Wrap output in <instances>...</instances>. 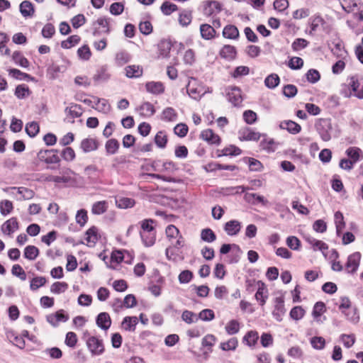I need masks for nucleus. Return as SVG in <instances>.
I'll return each mask as SVG.
<instances>
[{"label":"nucleus","mask_w":363,"mask_h":363,"mask_svg":"<svg viewBox=\"0 0 363 363\" xmlns=\"http://www.w3.org/2000/svg\"><path fill=\"white\" fill-rule=\"evenodd\" d=\"M258 289L255 294V298L259 302V305L263 306L268 298L269 293L265 284L262 281L257 282Z\"/></svg>","instance_id":"nucleus-13"},{"label":"nucleus","mask_w":363,"mask_h":363,"mask_svg":"<svg viewBox=\"0 0 363 363\" xmlns=\"http://www.w3.org/2000/svg\"><path fill=\"white\" fill-rule=\"evenodd\" d=\"M177 118L178 114L176 110L172 107L165 108L160 116L161 120L166 122H175Z\"/></svg>","instance_id":"nucleus-25"},{"label":"nucleus","mask_w":363,"mask_h":363,"mask_svg":"<svg viewBox=\"0 0 363 363\" xmlns=\"http://www.w3.org/2000/svg\"><path fill=\"white\" fill-rule=\"evenodd\" d=\"M261 134L253 130L250 128H244L239 130V139L240 140L257 141L259 140Z\"/></svg>","instance_id":"nucleus-10"},{"label":"nucleus","mask_w":363,"mask_h":363,"mask_svg":"<svg viewBox=\"0 0 363 363\" xmlns=\"http://www.w3.org/2000/svg\"><path fill=\"white\" fill-rule=\"evenodd\" d=\"M140 114L144 117H150L155 113L154 106L150 102L143 103L138 108Z\"/></svg>","instance_id":"nucleus-36"},{"label":"nucleus","mask_w":363,"mask_h":363,"mask_svg":"<svg viewBox=\"0 0 363 363\" xmlns=\"http://www.w3.org/2000/svg\"><path fill=\"white\" fill-rule=\"evenodd\" d=\"M192 20V13L191 11H183L179 16V22L182 26H189Z\"/></svg>","instance_id":"nucleus-50"},{"label":"nucleus","mask_w":363,"mask_h":363,"mask_svg":"<svg viewBox=\"0 0 363 363\" xmlns=\"http://www.w3.org/2000/svg\"><path fill=\"white\" fill-rule=\"evenodd\" d=\"M155 143L160 148H164L167 143V136L164 131H159L155 137Z\"/></svg>","instance_id":"nucleus-49"},{"label":"nucleus","mask_w":363,"mask_h":363,"mask_svg":"<svg viewBox=\"0 0 363 363\" xmlns=\"http://www.w3.org/2000/svg\"><path fill=\"white\" fill-rule=\"evenodd\" d=\"M20 12L25 17H31L34 14L35 10L33 4L29 1H23L21 3Z\"/></svg>","instance_id":"nucleus-27"},{"label":"nucleus","mask_w":363,"mask_h":363,"mask_svg":"<svg viewBox=\"0 0 363 363\" xmlns=\"http://www.w3.org/2000/svg\"><path fill=\"white\" fill-rule=\"evenodd\" d=\"M205 6L206 13L208 14L213 13L215 10L220 11L221 9L220 3L216 1H206L205 2Z\"/></svg>","instance_id":"nucleus-56"},{"label":"nucleus","mask_w":363,"mask_h":363,"mask_svg":"<svg viewBox=\"0 0 363 363\" xmlns=\"http://www.w3.org/2000/svg\"><path fill=\"white\" fill-rule=\"evenodd\" d=\"M108 207V206L107 201H97L92 205L91 212L94 215H101L107 211Z\"/></svg>","instance_id":"nucleus-37"},{"label":"nucleus","mask_w":363,"mask_h":363,"mask_svg":"<svg viewBox=\"0 0 363 363\" xmlns=\"http://www.w3.org/2000/svg\"><path fill=\"white\" fill-rule=\"evenodd\" d=\"M217 341V338L212 334H208L204 336L201 341V345L203 347L208 348V352H212V347L215 345Z\"/></svg>","instance_id":"nucleus-42"},{"label":"nucleus","mask_w":363,"mask_h":363,"mask_svg":"<svg viewBox=\"0 0 363 363\" xmlns=\"http://www.w3.org/2000/svg\"><path fill=\"white\" fill-rule=\"evenodd\" d=\"M176 239V240H174V239L171 240V245L166 249L165 254L169 260L175 261L177 254L174 250L175 249L179 250L184 245L185 240L182 235H179Z\"/></svg>","instance_id":"nucleus-7"},{"label":"nucleus","mask_w":363,"mask_h":363,"mask_svg":"<svg viewBox=\"0 0 363 363\" xmlns=\"http://www.w3.org/2000/svg\"><path fill=\"white\" fill-rule=\"evenodd\" d=\"M241 229V223L237 220H231L224 225V230L230 236L237 235Z\"/></svg>","instance_id":"nucleus-18"},{"label":"nucleus","mask_w":363,"mask_h":363,"mask_svg":"<svg viewBox=\"0 0 363 363\" xmlns=\"http://www.w3.org/2000/svg\"><path fill=\"white\" fill-rule=\"evenodd\" d=\"M200 33L202 38L205 40H211L216 35L215 29L208 24H202L200 26Z\"/></svg>","instance_id":"nucleus-34"},{"label":"nucleus","mask_w":363,"mask_h":363,"mask_svg":"<svg viewBox=\"0 0 363 363\" xmlns=\"http://www.w3.org/2000/svg\"><path fill=\"white\" fill-rule=\"evenodd\" d=\"M140 237L146 247H151L155 242V232H140Z\"/></svg>","instance_id":"nucleus-38"},{"label":"nucleus","mask_w":363,"mask_h":363,"mask_svg":"<svg viewBox=\"0 0 363 363\" xmlns=\"http://www.w3.org/2000/svg\"><path fill=\"white\" fill-rule=\"evenodd\" d=\"M240 328V323L238 320H231L226 324L225 329L228 335H233L239 332Z\"/></svg>","instance_id":"nucleus-47"},{"label":"nucleus","mask_w":363,"mask_h":363,"mask_svg":"<svg viewBox=\"0 0 363 363\" xmlns=\"http://www.w3.org/2000/svg\"><path fill=\"white\" fill-rule=\"evenodd\" d=\"M306 77L310 83L315 84L319 81L320 74L318 70L311 69L306 72Z\"/></svg>","instance_id":"nucleus-61"},{"label":"nucleus","mask_w":363,"mask_h":363,"mask_svg":"<svg viewBox=\"0 0 363 363\" xmlns=\"http://www.w3.org/2000/svg\"><path fill=\"white\" fill-rule=\"evenodd\" d=\"M96 325L102 330H108L111 325V320L108 313L106 312L100 313L96 318Z\"/></svg>","instance_id":"nucleus-19"},{"label":"nucleus","mask_w":363,"mask_h":363,"mask_svg":"<svg viewBox=\"0 0 363 363\" xmlns=\"http://www.w3.org/2000/svg\"><path fill=\"white\" fill-rule=\"evenodd\" d=\"M46 283V279L43 277H37L32 279L30 281V288L32 291H35L40 287L45 285Z\"/></svg>","instance_id":"nucleus-59"},{"label":"nucleus","mask_w":363,"mask_h":363,"mask_svg":"<svg viewBox=\"0 0 363 363\" xmlns=\"http://www.w3.org/2000/svg\"><path fill=\"white\" fill-rule=\"evenodd\" d=\"M68 284L66 282H55L50 287V291L53 294H60L67 290Z\"/></svg>","instance_id":"nucleus-60"},{"label":"nucleus","mask_w":363,"mask_h":363,"mask_svg":"<svg viewBox=\"0 0 363 363\" xmlns=\"http://www.w3.org/2000/svg\"><path fill=\"white\" fill-rule=\"evenodd\" d=\"M15 95L18 99H24L30 95V90L27 85H18L15 90Z\"/></svg>","instance_id":"nucleus-53"},{"label":"nucleus","mask_w":363,"mask_h":363,"mask_svg":"<svg viewBox=\"0 0 363 363\" xmlns=\"http://www.w3.org/2000/svg\"><path fill=\"white\" fill-rule=\"evenodd\" d=\"M83 339L86 341V347L93 356L104 353V345L102 340L95 336H90L87 331L84 333Z\"/></svg>","instance_id":"nucleus-1"},{"label":"nucleus","mask_w":363,"mask_h":363,"mask_svg":"<svg viewBox=\"0 0 363 363\" xmlns=\"http://www.w3.org/2000/svg\"><path fill=\"white\" fill-rule=\"evenodd\" d=\"M305 240L308 243H309L311 245L313 250L315 251L320 250L323 252L328 248V245L326 243L321 240H318L310 235L306 236Z\"/></svg>","instance_id":"nucleus-26"},{"label":"nucleus","mask_w":363,"mask_h":363,"mask_svg":"<svg viewBox=\"0 0 363 363\" xmlns=\"http://www.w3.org/2000/svg\"><path fill=\"white\" fill-rule=\"evenodd\" d=\"M243 119L246 123L252 125L257 121V116L255 111L247 110L243 113Z\"/></svg>","instance_id":"nucleus-63"},{"label":"nucleus","mask_w":363,"mask_h":363,"mask_svg":"<svg viewBox=\"0 0 363 363\" xmlns=\"http://www.w3.org/2000/svg\"><path fill=\"white\" fill-rule=\"evenodd\" d=\"M65 111L67 116H69L72 119L79 118L82 115V108L80 105L77 104H72L65 108Z\"/></svg>","instance_id":"nucleus-33"},{"label":"nucleus","mask_w":363,"mask_h":363,"mask_svg":"<svg viewBox=\"0 0 363 363\" xmlns=\"http://www.w3.org/2000/svg\"><path fill=\"white\" fill-rule=\"evenodd\" d=\"M119 147V142L114 138L107 140L105 144V149L108 155L116 154L118 152Z\"/></svg>","instance_id":"nucleus-39"},{"label":"nucleus","mask_w":363,"mask_h":363,"mask_svg":"<svg viewBox=\"0 0 363 363\" xmlns=\"http://www.w3.org/2000/svg\"><path fill=\"white\" fill-rule=\"evenodd\" d=\"M259 338L258 333L254 330H250L246 333V335L243 337L244 342H246V344L252 347L255 346L257 343Z\"/></svg>","instance_id":"nucleus-45"},{"label":"nucleus","mask_w":363,"mask_h":363,"mask_svg":"<svg viewBox=\"0 0 363 363\" xmlns=\"http://www.w3.org/2000/svg\"><path fill=\"white\" fill-rule=\"evenodd\" d=\"M274 301V306L272 311V315L278 322H281L286 312L284 307V297L280 295L279 296H277Z\"/></svg>","instance_id":"nucleus-6"},{"label":"nucleus","mask_w":363,"mask_h":363,"mask_svg":"<svg viewBox=\"0 0 363 363\" xmlns=\"http://www.w3.org/2000/svg\"><path fill=\"white\" fill-rule=\"evenodd\" d=\"M13 208V203L9 200L2 201L0 203V211L3 216L9 214Z\"/></svg>","instance_id":"nucleus-64"},{"label":"nucleus","mask_w":363,"mask_h":363,"mask_svg":"<svg viewBox=\"0 0 363 363\" xmlns=\"http://www.w3.org/2000/svg\"><path fill=\"white\" fill-rule=\"evenodd\" d=\"M238 345V340L236 337H232L226 342L220 344V348L223 351H234Z\"/></svg>","instance_id":"nucleus-40"},{"label":"nucleus","mask_w":363,"mask_h":363,"mask_svg":"<svg viewBox=\"0 0 363 363\" xmlns=\"http://www.w3.org/2000/svg\"><path fill=\"white\" fill-rule=\"evenodd\" d=\"M280 82L279 77L277 74H271L264 79V85L271 89L276 88Z\"/></svg>","instance_id":"nucleus-41"},{"label":"nucleus","mask_w":363,"mask_h":363,"mask_svg":"<svg viewBox=\"0 0 363 363\" xmlns=\"http://www.w3.org/2000/svg\"><path fill=\"white\" fill-rule=\"evenodd\" d=\"M147 91L152 94H160L164 91V86L161 82H149L145 84Z\"/></svg>","instance_id":"nucleus-24"},{"label":"nucleus","mask_w":363,"mask_h":363,"mask_svg":"<svg viewBox=\"0 0 363 363\" xmlns=\"http://www.w3.org/2000/svg\"><path fill=\"white\" fill-rule=\"evenodd\" d=\"M244 199L246 202L253 205H256L259 203L265 206L268 203L267 200L265 199L264 196L254 193H246L244 196Z\"/></svg>","instance_id":"nucleus-23"},{"label":"nucleus","mask_w":363,"mask_h":363,"mask_svg":"<svg viewBox=\"0 0 363 363\" xmlns=\"http://www.w3.org/2000/svg\"><path fill=\"white\" fill-rule=\"evenodd\" d=\"M334 218L336 227V232L337 234L340 235V233L345 226L343 215L340 211H337L334 215Z\"/></svg>","instance_id":"nucleus-43"},{"label":"nucleus","mask_w":363,"mask_h":363,"mask_svg":"<svg viewBox=\"0 0 363 363\" xmlns=\"http://www.w3.org/2000/svg\"><path fill=\"white\" fill-rule=\"evenodd\" d=\"M39 255V250L34 245H28L24 250V257L29 260H34Z\"/></svg>","instance_id":"nucleus-44"},{"label":"nucleus","mask_w":363,"mask_h":363,"mask_svg":"<svg viewBox=\"0 0 363 363\" xmlns=\"http://www.w3.org/2000/svg\"><path fill=\"white\" fill-rule=\"evenodd\" d=\"M93 98L95 102L94 106H92L93 108L104 114H107L110 112L111 105L108 104L106 99H101L96 96H94Z\"/></svg>","instance_id":"nucleus-14"},{"label":"nucleus","mask_w":363,"mask_h":363,"mask_svg":"<svg viewBox=\"0 0 363 363\" xmlns=\"http://www.w3.org/2000/svg\"><path fill=\"white\" fill-rule=\"evenodd\" d=\"M201 138L210 144L218 145L220 142V137L215 134L211 129H206L201 132Z\"/></svg>","instance_id":"nucleus-21"},{"label":"nucleus","mask_w":363,"mask_h":363,"mask_svg":"<svg viewBox=\"0 0 363 363\" xmlns=\"http://www.w3.org/2000/svg\"><path fill=\"white\" fill-rule=\"evenodd\" d=\"M228 99L235 106H239L242 101L241 90L237 86H231L228 89Z\"/></svg>","instance_id":"nucleus-11"},{"label":"nucleus","mask_w":363,"mask_h":363,"mask_svg":"<svg viewBox=\"0 0 363 363\" xmlns=\"http://www.w3.org/2000/svg\"><path fill=\"white\" fill-rule=\"evenodd\" d=\"M287 246L293 250H299L301 241L296 236H289L286 240Z\"/></svg>","instance_id":"nucleus-58"},{"label":"nucleus","mask_w":363,"mask_h":363,"mask_svg":"<svg viewBox=\"0 0 363 363\" xmlns=\"http://www.w3.org/2000/svg\"><path fill=\"white\" fill-rule=\"evenodd\" d=\"M236 55V48L230 45H224L220 51V57L229 61L234 60Z\"/></svg>","instance_id":"nucleus-22"},{"label":"nucleus","mask_w":363,"mask_h":363,"mask_svg":"<svg viewBox=\"0 0 363 363\" xmlns=\"http://www.w3.org/2000/svg\"><path fill=\"white\" fill-rule=\"evenodd\" d=\"M223 35L225 38L235 40L239 37V30L235 26L227 25L223 28Z\"/></svg>","instance_id":"nucleus-30"},{"label":"nucleus","mask_w":363,"mask_h":363,"mask_svg":"<svg viewBox=\"0 0 363 363\" xmlns=\"http://www.w3.org/2000/svg\"><path fill=\"white\" fill-rule=\"evenodd\" d=\"M317 131L323 141H329L331 139L332 124L329 120L321 119L316 125Z\"/></svg>","instance_id":"nucleus-3"},{"label":"nucleus","mask_w":363,"mask_h":363,"mask_svg":"<svg viewBox=\"0 0 363 363\" xmlns=\"http://www.w3.org/2000/svg\"><path fill=\"white\" fill-rule=\"evenodd\" d=\"M290 317L295 320H301L305 315V310L301 306H294L290 311Z\"/></svg>","instance_id":"nucleus-57"},{"label":"nucleus","mask_w":363,"mask_h":363,"mask_svg":"<svg viewBox=\"0 0 363 363\" xmlns=\"http://www.w3.org/2000/svg\"><path fill=\"white\" fill-rule=\"evenodd\" d=\"M350 86L354 95L359 99H363V79L359 80L356 77H350Z\"/></svg>","instance_id":"nucleus-12"},{"label":"nucleus","mask_w":363,"mask_h":363,"mask_svg":"<svg viewBox=\"0 0 363 363\" xmlns=\"http://www.w3.org/2000/svg\"><path fill=\"white\" fill-rule=\"evenodd\" d=\"M12 59L14 62L22 67L29 66L28 60L18 51H15L12 55Z\"/></svg>","instance_id":"nucleus-46"},{"label":"nucleus","mask_w":363,"mask_h":363,"mask_svg":"<svg viewBox=\"0 0 363 363\" xmlns=\"http://www.w3.org/2000/svg\"><path fill=\"white\" fill-rule=\"evenodd\" d=\"M93 35L99 36L102 34H108L110 33L109 19L105 17L98 18L92 24Z\"/></svg>","instance_id":"nucleus-4"},{"label":"nucleus","mask_w":363,"mask_h":363,"mask_svg":"<svg viewBox=\"0 0 363 363\" xmlns=\"http://www.w3.org/2000/svg\"><path fill=\"white\" fill-rule=\"evenodd\" d=\"M80 147L84 152H89L96 150L99 147V143L93 138H85L82 140Z\"/></svg>","instance_id":"nucleus-16"},{"label":"nucleus","mask_w":363,"mask_h":363,"mask_svg":"<svg viewBox=\"0 0 363 363\" xmlns=\"http://www.w3.org/2000/svg\"><path fill=\"white\" fill-rule=\"evenodd\" d=\"M201 238L206 242H213L216 239L214 232L210 228H205L201 230Z\"/></svg>","instance_id":"nucleus-51"},{"label":"nucleus","mask_w":363,"mask_h":363,"mask_svg":"<svg viewBox=\"0 0 363 363\" xmlns=\"http://www.w3.org/2000/svg\"><path fill=\"white\" fill-rule=\"evenodd\" d=\"M125 74L128 78H139L143 74V69L141 66L132 65L124 68Z\"/></svg>","instance_id":"nucleus-15"},{"label":"nucleus","mask_w":363,"mask_h":363,"mask_svg":"<svg viewBox=\"0 0 363 363\" xmlns=\"http://www.w3.org/2000/svg\"><path fill=\"white\" fill-rule=\"evenodd\" d=\"M346 155L354 164L363 158L362 151L357 147H350L345 151Z\"/></svg>","instance_id":"nucleus-20"},{"label":"nucleus","mask_w":363,"mask_h":363,"mask_svg":"<svg viewBox=\"0 0 363 363\" xmlns=\"http://www.w3.org/2000/svg\"><path fill=\"white\" fill-rule=\"evenodd\" d=\"M342 313L348 321L353 324H357L359 320V315L356 307H351Z\"/></svg>","instance_id":"nucleus-31"},{"label":"nucleus","mask_w":363,"mask_h":363,"mask_svg":"<svg viewBox=\"0 0 363 363\" xmlns=\"http://www.w3.org/2000/svg\"><path fill=\"white\" fill-rule=\"evenodd\" d=\"M138 323V320L137 317L126 316L122 322V326L127 331H135Z\"/></svg>","instance_id":"nucleus-35"},{"label":"nucleus","mask_w":363,"mask_h":363,"mask_svg":"<svg viewBox=\"0 0 363 363\" xmlns=\"http://www.w3.org/2000/svg\"><path fill=\"white\" fill-rule=\"evenodd\" d=\"M101 172L102 170L99 169L96 165L94 164L89 165L84 169L85 174L92 182H96L99 179Z\"/></svg>","instance_id":"nucleus-29"},{"label":"nucleus","mask_w":363,"mask_h":363,"mask_svg":"<svg viewBox=\"0 0 363 363\" xmlns=\"http://www.w3.org/2000/svg\"><path fill=\"white\" fill-rule=\"evenodd\" d=\"M279 127L281 129L287 130L292 134L298 133L301 130V125L292 121H283L280 123Z\"/></svg>","instance_id":"nucleus-28"},{"label":"nucleus","mask_w":363,"mask_h":363,"mask_svg":"<svg viewBox=\"0 0 363 363\" xmlns=\"http://www.w3.org/2000/svg\"><path fill=\"white\" fill-rule=\"evenodd\" d=\"M116 63L118 66H122L130 60V55L125 51H121L116 55Z\"/></svg>","instance_id":"nucleus-55"},{"label":"nucleus","mask_w":363,"mask_h":363,"mask_svg":"<svg viewBox=\"0 0 363 363\" xmlns=\"http://www.w3.org/2000/svg\"><path fill=\"white\" fill-rule=\"evenodd\" d=\"M18 229V223L16 218H11L6 220L1 226V230L4 234L11 235Z\"/></svg>","instance_id":"nucleus-17"},{"label":"nucleus","mask_w":363,"mask_h":363,"mask_svg":"<svg viewBox=\"0 0 363 363\" xmlns=\"http://www.w3.org/2000/svg\"><path fill=\"white\" fill-rule=\"evenodd\" d=\"M98 230L96 227H91L86 233V245L89 247H94L98 240Z\"/></svg>","instance_id":"nucleus-32"},{"label":"nucleus","mask_w":363,"mask_h":363,"mask_svg":"<svg viewBox=\"0 0 363 363\" xmlns=\"http://www.w3.org/2000/svg\"><path fill=\"white\" fill-rule=\"evenodd\" d=\"M80 41V37L77 35H71L67 40H63L61 43L62 48L65 49H69L75 45H77Z\"/></svg>","instance_id":"nucleus-52"},{"label":"nucleus","mask_w":363,"mask_h":363,"mask_svg":"<svg viewBox=\"0 0 363 363\" xmlns=\"http://www.w3.org/2000/svg\"><path fill=\"white\" fill-rule=\"evenodd\" d=\"M9 40V37L6 33L0 32V52L6 55H10V50L6 46V44Z\"/></svg>","instance_id":"nucleus-54"},{"label":"nucleus","mask_w":363,"mask_h":363,"mask_svg":"<svg viewBox=\"0 0 363 363\" xmlns=\"http://www.w3.org/2000/svg\"><path fill=\"white\" fill-rule=\"evenodd\" d=\"M75 173L70 169H66L62 172L61 176H50L48 180L53 182L57 184L63 183L66 184H71L74 182L73 176Z\"/></svg>","instance_id":"nucleus-8"},{"label":"nucleus","mask_w":363,"mask_h":363,"mask_svg":"<svg viewBox=\"0 0 363 363\" xmlns=\"http://www.w3.org/2000/svg\"><path fill=\"white\" fill-rule=\"evenodd\" d=\"M182 319L185 323L191 324L192 323L196 322L198 320V317L194 313L186 310L182 314Z\"/></svg>","instance_id":"nucleus-62"},{"label":"nucleus","mask_w":363,"mask_h":363,"mask_svg":"<svg viewBox=\"0 0 363 363\" xmlns=\"http://www.w3.org/2000/svg\"><path fill=\"white\" fill-rule=\"evenodd\" d=\"M116 203L119 208H128L134 206L135 201L130 198L122 197L116 199Z\"/></svg>","instance_id":"nucleus-48"},{"label":"nucleus","mask_w":363,"mask_h":363,"mask_svg":"<svg viewBox=\"0 0 363 363\" xmlns=\"http://www.w3.org/2000/svg\"><path fill=\"white\" fill-rule=\"evenodd\" d=\"M346 12L352 13L354 20H356L360 26L363 27V4L352 2L348 6H342Z\"/></svg>","instance_id":"nucleus-5"},{"label":"nucleus","mask_w":363,"mask_h":363,"mask_svg":"<svg viewBox=\"0 0 363 363\" xmlns=\"http://www.w3.org/2000/svg\"><path fill=\"white\" fill-rule=\"evenodd\" d=\"M360 259L361 254L358 252L349 255L345 264V270L350 274L355 273L359 267Z\"/></svg>","instance_id":"nucleus-9"},{"label":"nucleus","mask_w":363,"mask_h":363,"mask_svg":"<svg viewBox=\"0 0 363 363\" xmlns=\"http://www.w3.org/2000/svg\"><path fill=\"white\" fill-rule=\"evenodd\" d=\"M57 150H41L38 152L37 157L40 162L46 164H56L60 162Z\"/></svg>","instance_id":"nucleus-2"}]
</instances>
